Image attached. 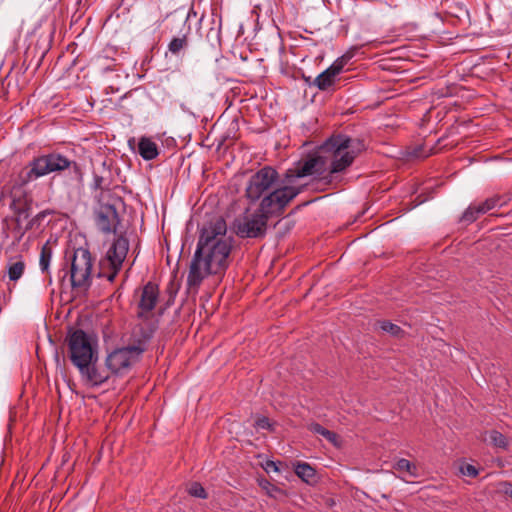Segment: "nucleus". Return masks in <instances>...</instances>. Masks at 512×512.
<instances>
[{
  "instance_id": "28",
  "label": "nucleus",
  "mask_w": 512,
  "mask_h": 512,
  "mask_svg": "<svg viewBox=\"0 0 512 512\" xmlns=\"http://www.w3.org/2000/svg\"><path fill=\"white\" fill-rule=\"evenodd\" d=\"M394 469L399 472H406L410 476H416L417 475V467L414 463L411 461L401 458L394 464Z\"/></svg>"
},
{
  "instance_id": "34",
  "label": "nucleus",
  "mask_w": 512,
  "mask_h": 512,
  "mask_svg": "<svg viewBox=\"0 0 512 512\" xmlns=\"http://www.w3.org/2000/svg\"><path fill=\"white\" fill-rule=\"evenodd\" d=\"M460 472L462 475L472 478H475L479 474L478 469L474 465L468 463L460 466Z\"/></svg>"
},
{
  "instance_id": "14",
  "label": "nucleus",
  "mask_w": 512,
  "mask_h": 512,
  "mask_svg": "<svg viewBox=\"0 0 512 512\" xmlns=\"http://www.w3.org/2000/svg\"><path fill=\"white\" fill-rule=\"evenodd\" d=\"M140 359L127 347L116 348L105 359V366L111 375L125 374L130 367Z\"/></svg>"
},
{
  "instance_id": "25",
  "label": "nucleus",
  "mask_w": 512,
  "mask_h": 512,
  "mask_svg": "<svg viewBox=\"0 0 512 512\" xmlns=\"http://www.w3.org/2000/svg\"><path fill=\"white\" fill-rule=\"evenodd\" d=\"M507 202V199L505 196L501 195H494L490 198H487L484 202L478 204L479 205V212H482V214L487 213L488 211L496 208V207H502Z\"/></svg>"
},
{
  "instance_id": "31",
  "label": "nucleus",
  "mask_w": 512,
  "mask_h": 512,
  "mask_svg": "<svg viewBox=\"0 0 512 512\" xmlns=\"http://www.w3.org/2000/svg\"><path fill=\"white\" fill-rule=\"evenodd\" d=\"M111 184L110 179H108L104 175H99L97 173L93 174V182L91 184V188L93 190H109V186Z\"/></svg>"
},
{
  "instance_id": "35",
  "label": "nucleus",
  "mask_w": 512,
  "mask_h": 512,
  "mask_svg": "<svg viewBox=\"0 0 512 512\" xmlns=\"http://www.w3.org/2000/svg\"><path fill=\"white\" fill-rule=\"evenodd\" d=\"M255 427L258 429H264V430H273V424L270 422L269 418L262 416L258 417L255 421Z\"/></svg>"
},
{
  "instance_id": "10",
  "label": "nucleus",
  "mask_w": 512,
  "mask_h": 512,
  "mask_svg": "<svg viewBox=\"0 0 512 512\" xmlns=\"http://www.w3.org/2000/svg\"><path fill=\"white\" fill-rule=\"evenodd\" d=\"M327 162L331 163V156L328 153H323L320 145L316 154L298 161L293 167L287 169L282 176L286 182L293 185L298 178L313 174L322 175L327 169Z\"/></svg>"
},
{
  "instance_id": "4",
  "label": "nucleus",
  "mask_w": 512,
  "mask_h": 512,
  "mask_svg": "<svg viewBox=\"0 0 512 512\" xmlns=\"http://www.w3.org/2000/svg\"><path fill=\"white\" fill-rule=\"evenodd\" d=\"M94 258L88 248L73 250L70 258H65L64 266L58 271V278L63 283L69 276L72 289L87 291L92 285V268Z\"/></svg>"
},
{
  "instance_id": "7",
  "label": "nucleus",
  "mask_w": 512,
  "mask_h": 512,
  "mask_svg": "<svg viewBox=\"0 0 512 512\" xmlns=\"http://www.w3.org/2000/svg\"><path fill=\"white\" fill-rule=\"evenodd\" d=\"M269 217L257 207L253 212L236 217L232 222L233 232L242 239H263L268 230Z\"/></svg>"
},
{
  "instance_id": "40",
  "label": "nucleus",
  "mask_w": 512,
  "mask_h": 512,
  "mask_svg": "<svg viewBox=\"0 0 512 512\" xmlns=\"http://www.w3.org/2000/svg\"><path fill=\"white\" fill-rule=\"evenodd\" d=\"M192 16H193V17H196V16H197V12H196L193 8H191V9L189 10V12H188V14H187V17H186V20H185V22H184V25L189 21V19H190Z\"/></svg>"
},
{
  "instance_id": "38",
  "label": "nucleus",
  "mask_w": 512,
  "mask_h": 512,
  "mask_svg": "<svg viewBox=\"0 0 512 512\" xmlns=\"http://www.w3.org/2000/svg\"><path fill=\"white\" fill-rule=\"evenodd\" d=\"M263 468L265 469L266 472H277L279 471V468L276 464V462L272 461V460H267L263 466Z\"/></svg>"
},
{
  "instance_id": "29",
  "label": "nucleus",
  "mask_w": 512,
  "mask_h": 512,
  "mask_svg": "<svg viewBox=\"0 0 512 512\" xmlns=\"http://www.w3.org/2000/svg\"><path fill=\"white\" fill-rule=\"evenodd\" d=\"M378 324H379V328L382 331L387 332L392 336L401 337L404 334V330L400 326H398L390 321L384 320V321L378 322Z\"/></svg>"
},
{
  "instance_id": "19",
  "label": "nucleus",
  "mask_w": 512,
  "mask_h": 512,
  "mask_svg": "<svg viewBox=\"0 0 512 512\" xmlns=\"http://www.w3.org/2000/svg\"><path fill=\"white\" fill-rule=\"evenodd\" d=\"M209 30L206 33L205 37L209 45L215 49L221 45V17L217 19V13L213 9L211 12V17L208 20Z\"/></svg>"
},
{
  "instance_id": "32",
  "label": "nucleus",
  "mask_w": 512,
  "mask_h": 512,
  "mask_svg": "<svg viewBox=\"0 0 512 512\" xmlns=\"http://www.w3.org/2000/svg\"><path fill=\"white\" fill-rule=\"evenodd\" d=\"M187 492L190 496L200 499H206L208 497L205 488L199 482L191 483L187 489Z\"/></svg>"
},
{
  "instance_id": "39",
  "label": "nucleus",
  "mask_w": 512,
  "mask_h": 512,
  "mask_svg": "<svg viewBox=\"0 0 512 512\" xmlns=\"http://www.w3.org/2000/svg\"><path fill=\"white\" fill-rule=\"evenodd\" d=\"M14 231L17 233V240L20 241L21 240V239H19L20 233H21V231H24V228L22 227V223L16 224Z\"/></svg>"
},
{
  "instance_id": "36",
  "label": "nucleus",
  "mask_w": 512,
  "mask_h": 512,
  "mask_svg": "<svg viewBox=\"0 0 512 512\" xmlns=\"http://www.w3.org/2000/svg\"><path fill=\"white\" fill-rule=\"evenodd\" d=\"M260 486L265 489L268 493V495L270 496H273V493L274 492H278L280 491L278 487H276L275 485L271 484L268 480L264 479L262 481H260Z\"/></svg>"
},
{
  "instance_id": "15",
  "label": "nucleus",
  "mask_w": 512,
  "mask_h": 512,
  "mask_svg": "<svg viewBox=\"0 0 512 512\" xmlns=\"http://www.w3.org/2000/svg\"><path fill=\"white\" fill-rule=\"evenodd\" d=\"M97 360L98 357L96 355L91 361H86V363L84 362V367L77 366L82 381L91 387L101 386L107 382L111 376L107 368L102 369L97 366Z\"/></svg>"
},
{
  "instance_id": "13",
  "label": "nucleus",
  "mask_w": 512,
  "mask_h": 512,
  "mask_svg": "<svg viewBox=\"0 0 512 512\" xmlns=\"http://www.w3.org/2000/svg\"><path fill=\"white\" fill-rule=\"evenodd\" d=\"M101 196L102 193L99 196L98 207L94 212L96 226L101 232L105 234H116L118 231V226L120 225V217L116 206L114 203L102 202Z\"/></svg>"
},
{
  "instance_id": "2",
  "label": "nucleus",
  "mask_w": 512,
  "mask_h": 512,
  "mask_svg": "<svg viewBox=\"0 0 512 512\" xmlns=\"http://www.w3.org/2000/svg\"><path fill=\"white\" fill-rule=\"evenodd\" d=\"M52 173L61 176L68 192L79 190L83 186L84 172L81 164L57 151L33 157L18 173L16 185L26 187Z\"/></svg>"
},
{
  "instance_id": "11",
  "label": "nucleus",
  "mask_w": 512,
  "mask_h": 512,
  "mask_svg": "<svg viewBox=\"0 0 512 512\" xmlns=\"http://www.w3.org/2000/svg\"><path fill=\"white\" fill-rule=\"evenodd\" d=\"M142 320V323L135 325L132 329L129 344L127 345L132 353H134V356L139 359L147 350L150 341L159 327L157 319L146 318Z\"/></svg>"
},
{
  "instance_id": "9",
  "label": "nucleus",
  "mask_w": 512,
  "mask_h": 512,
  "mask_svg": "<svg viewBox=\"0 0 512 512\" xmlns=\"http://www.w3.org/2000/svg\"><path fill=\"white\" fill-rule=\"evenodd\" d=\"M65 344L68 348V357L75 367H84V362L91 361L97 355L91 337L82 329L69 328Z\"/></svg>"
},
{
  "instance_id": "41",
  "label": "nucleus",
  "mask_w": 512,
  "mask_h": 512,
  "mask_svg": "<svg viewBox=\"0 0 512 512\" xmlns=\"http://www.w3.org/2000/svg\"><path fill=\"white\" fill-rule=\"evenodd\" d=\"M205 21V16L202 15L199 20H198V24H199V27L197 28V32L200 34V36H202V33H201V28H202V25Z\"/></svg>"
},
{
  "instance_id": "18",
  "label": "nucleus",
  "mask_w": 512,
  "mask_h": 512,
  "mask_svg": "<svg viewBox=\"0 0 512 512\" xmlns=\"http://www.w3.org/2000/svg\"><path fill=\"white\" fill-rule=\"evenodd\" d=\"M9 208L14 213L15 224L22 223L23 220H28L32 210V199L21 196L13 197Z\"/></svg>"
},
{
  "instance_id": "17",
  "label": "nucleus",
  "mask_w": 512,
  "mask_h": 512,
  "mask_svg": "<svg viewBox=\"0 0 512 512\" xmlns=\"http://www.w3.org/2000/svg\"><path fill=\"white\" fill-rule=\"evenodd\" d=\"M447 16L456 20L461 25H470V14L466 6L456 0H445L442 4Z\"/></svg>"
},
{
  "instance_id": "33",
  "label": "nucleus",
  "mask_w": 512,
  "mask_h": 512,
  "mask_svg": "<svg viewBox=\"0 0 512 512\" xmlns=\"http://www.w3.org/2000/svg\"><path fill=\"white\" fill-rule=\"evenodd\" d=\"M490 439L496 447L506 448L507 447V438L498 431H492L490 434Z\"/></svg>"
},
{
  "instance_id": "43",
  "label": "nucleus",
  "mask_w": 512,
  "mask_h": 512,
  "mask_svg": "<svg viewBox=\"0 0 512 512\" xmlns=\"http://www.w3.org/2000/svg\"><path fill=\"white\" fill-rule=\"evenodd\" d=\"M420 197H421V196H418V197L416 198V200H415V201H416V203L413 205V207H416V206H418V205H420V204L424 203V202L427 200V198H421V199H420Z\"/></svg>"
},
{
  "instance_id": "12",
  "label": "nucleus",
  "mask_w": 512,
  "mask_h": 512,
  "mask_svg": "<svg viewBox=\"0 0 512 512\" xmlns=\"http://www.w3.org/2000/svg\"><path fill=\"white\" fill-rule=\"evenodd\" d=\"M347 61L348 58L341 56L316 78L303 76V79L310 87L314 86L320 91H334L340 83V75L343 73Z\"/></svg>"
},
{
  "instance_id": "37",
  "label": "nucleus",
  "mask_w": 512,
  "mask_h": 512,
  "mask_svg": "<svg viewBox=\"0 0 512 512\" xmlns=\"http://www.w3.org/2000/svg\"><path fill=\"white\" fill-rule=\"evenodd\" d=\"M423 147H418L416 149H414L412 155L417 157V158H426L428 156H430L432 153H433V148H431L428 152H423Z\"/></svg>"
},
{
  "instance_id": "22",
  "label": "nucleus",
  "mask_w": 512,
  "mask_h": 512,
  "mask_svg": "<svg viewBox=\"0 0 512 512\" xmlns=\"http://www.w3.org/2000/svg\"><path fill=\"white\" fill-rule=\"evenodd\" d=\"M295 474L307 484L317 482L316 470L306 462H298L295 465Z\"/></svg>"
},
{
  "instance_id": "30",
  "label": "nucleus",
  "mask_w": 512,
  "mask_h": 512,
  "mask_svg": "<svg viewBox=\"0 0 512 512\" xmlns=\"http://www.w3.org/2000/svg\"><path fill=\"white\" fill-rule=\"evenodd\" d=\"M25 264L23 261H17L9 265L8 276L11 281H17L24 273Z\"/></svg>"
},
{
  "instance_id": "20",
  "label": "nucleus",
  "mask_w": 512,
  "mask_h": 512,
  "mask_svg": "<svg viewBox=\"0 0 512 512\" xmlns=\"http://www.w3.org/2000/svg\"><path fill=\"white\" fill-rule=\"evenodd\" d=\"M190 30H191V27L190 25H188L186 28H185V31L179 35V36H174L170 42L168 43V51L174 55V56H180V54L182 52H184L188 46H189V41H188V35L190 33Z\"/></svg>"
},
{
  "instance_id": "3",
  "label": "nucleus",
  "mask_w": 512,
  "mask_h": 512,
  "mask_svg": "<svg viewBox=\"0 0 512 512\" xmlns=\"http://www.w3.org/2000/svg\"><path fill=\"white\" fill-rule=\"evenodd\" d=\"M365 149L364 140L352 138L345 134H334L321 144L322 152L331 156L330 174L346 170Z\"/></svg>"
},
{
  "instance_id": "27",
  "label": "nucleus",
  "mask_w": 512,
  "mask_h": 512,
  "mask_svg": "<svg viewBox=\"0 0 512 512\" xmlns=\"http://www.w3.org/2000/svg\"><path fill=\"white\" fill-rule=\"evenodd\" d=\"M479 205L477 204H471L462 214L460 221L465 224H471L475 222L480 215H482V212L478 211Z\"/></svg>"
},
{
  "instance_id": "26",
  "label": "nucleus",
  "mask_w": 512,
  "mask_h": 512,
  "mask_svg": "<svg viewBox=\"0 0 512 512\" xmlns=\"http://www.w3.org/2000/svg\"><path fill=\"white\" fill-rule=\"evenodd\" d=\"M53 211L51 210H43L36 214L33 218H31L26 226L24 227V231H21L19 239H22V237L25 235V233L33 228H38L42 221L46 218V216L52 214Z\"/></svg>"
},
{
  "instance_id": "45",
  "label": "nucleus",
  "mask_w": 512,
  "mask_h": 512,
  "mask_svg": "<svg viewBox=\"0 0 512 512\" xmlns=\"http://www.w3.org/2000/svg\"><path fill=\"white\" fill-rule=\"evenodd\" d=\"M308 203H309V202H304V203H302V204L298 205V206L295 208V210H299L301 207L306 206Z\"/></svg>"
},
{
  "instance_id": "23",
  "label": "nucleus",
  "mask_w": 512,
  "mask_h": 512,
  "mask_svg": "<svg viewBox=\"0 0 512 512\" xmlns=\"http://www.w3.org/2000/svg\"><path fill=\"white\" fill-rule=\"evenodd\" d=\"M52 253L53 252H52L51 246L49 245L48 242H46L41 248L39 266H40L42 273L48 274L49 284L52 283V277L50 275V270H49L51 259H52Z\"/></svg>"
},
{
  "instance_id": "8",
  "label": "nucleus",
  "mask_w": 512,
  "mask_h": 512,
  "mask_svg": "<svg viewBox=\"0 0 512 512\" xmlns=\"http://www.w3.org/2000/svg\"><path fill=\"white\" fill-rule=\"evenodd\" d=\"M282 180L278 171L266 165L252 174L247 182L245 196L250 203H257L266 194L277 187Z\"/></svg>"
},
{
  "instance_id": "21",
  "label": "nucleus",
  "mask_w": 512,
  "mask_h": 512,
  "mask_svg": "<svg viewBox=\"0 0 512 512\" xmlns=\"http://www.w3.org/2000/svg\"><path fill=\"white\" fill-rule=\"evenodd\" d=\"M138 153L146 161L153 160L159 155L158 145L148 137H141L138 142Z\"/></svg>"
},
{
  "instance_id": "6",
  "label": "nucleus",
  "mask_w": 512,
  "mask_h": 512,
  "mask_svg": "<svg viewBox=\"0 0 512 512\" xmlns=\"http://www.w3.org/2000/svg\"><path fill=\"white\" fill-rule=\"evenodd\" d=\"M128 251L129 240L124 234L118 235L113 240L105 256L100 259L96 276L113 282L122 269Z\"/></svg>"
},
{
  "instance_id": "1",
  "label": "nucleus",
  "mask_w": 512,
  "mask_h": 512,
  "mask_svg": "<svg viewBox=\"0 0 512 512\" xmlns=\"http://www.w3.org/2000/svg\"><path fill=\"white\" fill-rule=\"evenodd\" d=\"M233 243L234 238L227 235V224L222 217L209 221L200 229L187 276L190 290H198L209 275L225 273L231 262Z\"/></svg>"
},
{
  "instance_id": "5",
  "label": "nucleus",
  "mask_w": 512,
  "mask_h": 512,
  "mask_svg": "<svg viewBox=\"0 0 512 512\" xmlns=\"http://www.w3.org/2000/svg\"><path fill=\"white\" fill-rule=\"evenodd\" d=\"M301 192L302 187L291 185L282 176L281 183L258 201V208L269 218L279 217Z\"/></svg>"
},
{
  "instance_id": "46",
  "label": "nucleus",
  "mask_w": 512,
  "mask_h": 512,
  "mask_svg": "<svg viewBox=\"0 0 512 512\" xmlns=\"http://www.w3.org/2000/svg\"><path fill=\"white\" fill-rule=\"evenodd\" d=\"M105 166H106V163L104 162V163H103V169H104V171H106Z\"/></svg>"
},
{
  "instance_id": "42",
  "label": "nucleus",
  "mask_w": 512,
  "mask_h": 512,
  "mask_svg": "<svg viewBox=\"0 0 512 512\" xmlns=\"http://www.w3.org/2000/svg\"><path fill=\"white\" fill-rule=\"evenodd\" d=\"M3 223L6 225V228L3 229V235L4 237L7 239L9 237V233H8V219L7 218H4L3 219Z\"/></svg>"
},
{
  "instance_id": "44",
  "label": "nucleus",
  "mask_w": 512,
  "mask_h": 512,
  "mask_svg": "<svg viewBox=\"0 0 512 512\" xmlns=\"http://www.w3.org/2000/svg\"><path fill=\"white\" fill-rule=\"evenodd\" d=\"M505 493L509 494L512 497V484L511 483H506Z\"/></svg>"
},
{
  "instance_id": "16",
  "label": "nucleus",
  "mask_w": 512,
  "mask_h": 512,
  "mask_svg": "<svg viewBox=\"0 0 512 512\" xmlns=\"http://www.w3.org/2000/svg\"><path fill=\"white\" fill-rule=\"evenodd\" d=\"M158 298V285L151 281L147 282L142 288L140 301L138 303L139 311L137 313V317L139 319L149 318L146 314L155 308Z\"/></svg>"
},
{
  "instance_id": "24",
  "label": "nucleus",
  "mask_w": 512,
  "mask_h": 512,
  "mask_svg": "<svg viewBox=\"0 0 512 512\" xmlns=\"http://www.w3.org/2000/svg\"><path fill=\"white\" fill-rule=\"evenodd\" d=\"M309 430L315 434L323 436L327 441H329L334 446H340L339 436L335 432L326 429L321 424L311 423L309 425Z\"/></svg>"
}]
</instances>
